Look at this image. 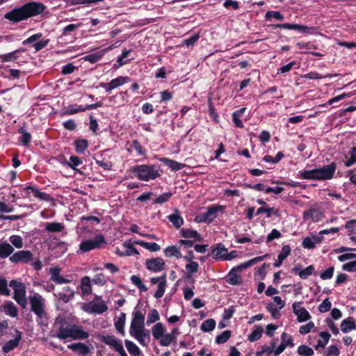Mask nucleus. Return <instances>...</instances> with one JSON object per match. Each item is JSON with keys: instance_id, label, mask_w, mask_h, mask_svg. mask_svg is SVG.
<instances>
[{"instance_id": "1", "label": "nucleus", "mask_w": 356, "mask_h": 356, "mask_svg": "<svg viewBox=\"0 0 356 356\" xmlns=\"http://www.w3.org/2000/svg\"><path fill=\"white\" fill-rule=\"evenodd\" d=\"M46 8L47 6L41 2L31 1L6 13L4 18L16 23L42 14Z\"/></svg>"}, {"instance_id": "2", "label": "nucleus", "mask_w": 356, "mask_h": 356, "mask_svg": "<svg viewBox=\"0 0 356 356\" xmlns=\"http://www.w3.org/2000/svg\"><path fill=\"white\" fill-rule=\"evenodd\" d=\"M337 169L334 162L322 168H315L310 170H301L298 172V176L300 179L309 180H329L333 178Z\"/></svg>"}, {"instance_id": "3", "label": "nucleus", "mask_w": 356, "mask_h": 356, "mask_svg": "<svg viewBox=\"0 0 356 356\" xmlns=\"http://www.w3.org/2000/svg\"><path fill=\"white\" fill-rule=\"evenodd\" d=\"M31 311L37 316V321L40 325H47V313L45 311V300L38 293H33L29 297Z\"/></svg>"}, {"instance_id": "4", "label": "nucleus", "mask_w": 356, "mask_h": 356, "mask_svg": "<svg viewBox=\"0 0 356 356\" xmlns=\"http://www.w3.org/2000/svg\"><path fill=\"white\" fill-rule=\"evenodd\" d=\"M268 257V254H266L262 256H259L254 257L249 261H247L244 263L241 264L238 266H234L232 268V270L229 272L226 277V282L233 286L239 285L241 283V276L237 273L238 271H241L243 269H246L258 262H260L264 260L266 258Z\"/></svg>"}, {"instance_id": "5", "label": "nucleus", "mask_w": 356, "mask_h": 356, "mask_svg": "<svg viewBox=\"0 0 356 356\" xmlns=\"http://www.w3.org/2000/svg\"><path fill=\"white\" fill-rule=\"evenodd\" d=\"M177 327H174L170 332H166V329L161 323H156L152 328V334L153 337L159 341L162 346H168L176 338Z\"/></svg>"}, {"instance_id": "6", "label": "nucleus", "mask_w": 356, "mask_h": 356, "mask_svg": "<svg viewBox=\"0 0 356 356\" xmlns=\"http://www.w3.org/2000/svg\"><path fill=\"white\" fill-rule=\"evenodd\" d=\"M133 172L139 180L145 181L154 180L161 175L159 168L152 165H137Z\"/></svg>"}, {"instance_id": "7", "label": "nucleus", "mask_w": 356, "mask_h": 356, "mask_svg": "<svg viewBox=\"0 0 356 356\" xmlns=\"http://www.w3.org/2000/svg\"><path fill=\"white\" fill-rule=\"evenodd\" d=\"M107 244L105 237L102 234H97L93 238L83 240L79 244V250L82 253L90 252L95 249H102Z\"/></svg>"}, {"instance_id": "8", "label": "nucleus", "mask_w": 356, "mask_h": 356, "mask_svg": "<svg viewBox=\"0 0 356 356\" xmlns=\"http://www.w3.org/2000/svg\"><path fill=\"white\" fill-rule=\"evenodd\" d=\"M9 286L14 291L13 298L22 308H25L27 305V298L26 294V287L24 284L17 280H11Z\"/></svg>"}, {"instance_id": "9", "label": "nucleus", "mask_w": 356, "mask_h": 356, "mask_svg": "<svg viewBox=\"0 0 356 356\" xmlns=\"http://www.w3.org/2000/svg\"><path fill=\"white\" fill-rule=\"evenodd\" d=\"M7 334L12 339L2 346L1 350L4 353H8L18 347L22 338V332L14 327H10Z\"/></svg>"}, {"instance_id": "10", "label": "nucleus", "mask_w": 356, "mask_h": 356, "mask_svg": "<svg viewBox=\"0 0 356 356\" xmlns=\"http://www.w3.org/2000/svg\"><path fill=\"white\" fill-rule=\"evenodd\" d=\"M225 207L218 204H213L207 208L205 212H202L195 217V220L197 222H204L207 224L211 223L217 217L218 211H222Z\"/></svg>"}, {"instance_id": "11", "label": "nucleus", "mask_w": 356, "mask_h": 356, "mask_svg": "<svg viewBox=\"0 0 356 356\" xmlns=\"http://www.w3.org/2000/svg\"><path fill=\"white\" fill-rule=\"evenodd\" d=\"M145 314L140 310H135L133 312V318L130 325L129 333L132 337L145 331Z\"/></svg>"}, {"instance_id": "12", "label": "nucleus", "mask_w": 356, "mask_h": 356, "mask_svg": "<svg viewBox=\"0 0 356 356\" xmlns=\"http://www.w3.org/2000/svg\"><path fill=\"white\" fill-rule=\"evenodd\" d=\"M181 235L186 239L179 240V246L185 248H192L194 245V242L202 240L200 234L193 229H182L181 230Z\"/></svg>"}, {"instance_id": "13", "label": "nucleus", "mask_w": 356, "mask_h": 356, "mask_svg": "<svg viewBox=\"0 0 356 356\" xmlns=\"http://www.w3.org/2000/svg\"><path fill=\"white\" fill-rule=\"evenodd\" d=\"M42 34L41 33L33 34L29 37L27 39L24 40L22 42V44L24 45L32 44V46L34 48L35 51H39L45 48L49 42V39H42L38 40L42 38Z\"/></svg>"}, {"instance_id": "14", "label": "nucleus", "mask_w": 356, "mask_h": 356, "mask_svg": "<svg viewBox=\"0 0 356 356\" xmlns=\"http://www.w3.org/2000/svg\"><path fill=\"white\" fill-rule=\"evenodd\" d=\"M33 259V253L29 250H19L13 253L9 260L13 264L24 263L28 264Z\"/></svg>"}, {"instance_id": "15", "label": "nucleus", "mask_w": 356, "mask_h": 356, "mask_svg": "<svg viewBox=\"0 0 356 356\" xmlns=\"http://www.w3.org/2000/svg\"><path fill=\"white\" fill-rule=\"evenodd\" d=\"M302 302H296L292 305L293 314L297 316V321L302 323L309 321L312 316L309 312L301 306Z\"/></svg>"}, {"instance_id": "16", "label": "nucleus", "mask_w": 356, "mask_h": 356, "mask_svg": "<svg viewBox=\"0 0 356 356\" xmlns=\"http://www.w3.org/2000/svg\"><path fill=\"white\" fill-rule=\"evenodd\" d=\"M324 218V213L319 209L312 208L305 211L302 214L304 220H310L313 222H318Z\"/></svg>"}, {"instance_id": "17", "label": "nucleus", "mask_w": 356, "mask_h": 356, "mask_svg": "<svg viewBox=\"0 0 356 356\" xmlns=\"http://www.w3.org/2000/svg\"><path fill=\"white\" fill-rule=\"evenodd\" d=\"M146 268L154 273L161 272L164 269L165 262L160 257L154 258L147 260L145 262Z\"/></svg>"}, {"instance_id": "18", "label": "nucleus", "mask_w": 356, "mask_h": 356, "mask_svg": "<svg viewBox=\"0 0 356 356\" xmlns=\"http://www.w3.org/2000/svg\"><path fill=\"white\" fill-rule=\"evenodd\" d=\"M292 272L298 275L302 280H306L314 273V266L310 265L305 269H302V266L298 264L293 268Z\"/></svg>"}, {"instance_id": "19", "label": "nucleus", "mask_w": 356, "mask_h": 356, "mask_svg": "<svg viewBox=\"0 0 356 356\" xmlns=\"http://www.w3.org/2000/svg\"><path fill=\"white\" fill-rule=\"evenodd\" d=\"M24 193L27 194L32 193L35 197L44 200V201H49L51 197L49 194L41 192L38 188L34 187L33 186H28L24 188Z\"/></svg>"}, {"instance_id": "20", "label": "nucleus", "mask_w": 356, "mask_h": 356, "mask_svg": "<svg viewBox=\"0 0 356 356\" xmlns=\"http://www.w3.org/2000/svg\"><path fill=\"white\" fill-rule=\"evenodd\" d=\"M227 249L225 246L219 243L213 247L212 249V257L215 260L225 261L224 258L226 257Z\"/></svg>"}, {"instance_id": "21", "label": "nucleus", "mask_w": 356, "mask_h": 356, "mask_svg": "<svg viewBox=\"0 0 356 356\" xmlns=\"http://www.w3.org/2000/svg\"><path fill=\"white\" fill-rule=\"evenodd\" d=\"M108 309L104 301L101 300L99 302H92L89 305L86 311L89 313L103 314Z\"/></svg>"}, {"instance_id": "22", "label": "nucleus", "mask_w": 356, "mask_h": 356, "mask_svg": "<svg viewBox=\"0 0 356 356\" xmlns=\"http://www.w3.org/2000/svg\"><path fill=\"white\" fill-rule=\"evenodd\" d=\"M56 297H58L63 302L67 303L73 299L74 296V291L69 286L63 288V291L54 293Z\"/></svg>"}, {"instance_id": "23", "label": "nucleus", "mask_w": 356, "mask_h": 356, "mask_svg": "<svg viewBox=\"0 0 356 356\" xmlns=\"http://www.w3.org/2000/svg\"><path fill=\"white\" fill-rule=\"evenodd\" d=\"M60 269L59 268H51L49 270L51 280L56 284H62L71 282L70 280L64 278L60 275Z\"/></svg>"}, {"instance_id": "24", "label": "nucleus", "mask_w": 356, "mask_h": 356, "mask_svg": "<svg viewBox=\"0 0 356 356\" xmlns=\"http://www.w3.org/2000/svg\"><path fill=\"white\" fill-rule=\"evenodd\" d=\"M70 332V338L73 339H86L89 337V334L84 331L81 327L74 325H72Z\"/></svg>"}, {"instance_id": "25", "label": "nucleus", "mask_w": 356, "mask_h": 356, "mask_svg": "<svg viewBox=\"0 0 356 356\" xmlns=\"http://www.w3.org/2000/svg\"><path fill=\"white\" fill-rule=\"evenodd\" d=\"M25 49L23 48L18 49L12 52L0 55V61L1 63L13 62L19 58L20 52H24Z\"/></svg>"}, {"instance_id": "26", "label": "nucleus", "mask_w": 356, "mask_h": 356, "mask_svg": "<svg viewBox=\"0 0 356 356\" xmlns=\"http://www.w3.org/2000/svg\"><path fill=\"white\" fill-rule=\"evenodd\" d=\"M340 326L343 333H348L352 330H356V322L354 321L353 318L348 317L341 321Z\"/></svg>"}, {"instance_id": "27", "label": "nucleus", "mask_w": 356, "mask_h": 356, "mask_svg": "<svg viewBox=\"0 0 356 356\" xmlns=\"http://www.w3.org/2000/svg\"><path fill=\"white\" fill-rule=\"evenodd\" d=\"M65 229V225L62 222H46L44 230L51 233L61 232Z\"/></svg>"}, {"instance_id": "28", "label": "nucleus", "mask_w": 356, "mask_h": 356, "mask_svg": "<svg viewBox=\"0 0 356 356\" xmlns=\"http://www.w3.org/2000/svg\"><path fill=\"white\" fill-rule=\"evenodd\" d=\"M80 288L83 296H88L92 293L91 280L88 276L82 277Z\"/></svg>"}, {"instance_id": "29", "label": "nucleus", "mask_w": 356, "mask_h": 356, "mask_svg": "<svg viewBox=\"0 0 356 356\" xmlns=\"http://www.w3.org/2000/svg\"><path fill=\"white\" fill-rule=\"evenodd\" d=\"M14 252L13 247L6 242L0 243V258L6 259L10 257Z\"/></svg>"}, {"instance_id": "30", "label": "nucleus", "mask_w": 356, "mask_h": 356, "mask_svg": "<svg viewBox=\"0 0 356 356\" xmlns=\"http://www.w3.org/2000/svg\"><path fill=\"white\" fill-rule=\"evenodd\" d=\"M72 325H68L65 323H63L58 332L56 334V337L60 339H66L70 338L71 337V327Z\"/></svg>"}, {"instance_id": "31", "label": "nucleus", "mask_w": 356, "mask_h": 356, "mask_svg": "<svg viewBox=\"0 0 356 356\" xmlns=\"http://www.w3.org/2000/svg\"><path fill=\"white\" fill-rule=\"evenodd\" d=\"M67 348L82 355H86L89 353L88 346L83 343H72L68 345Z\"/></svg>"}, {"instance_id": "32", "label": "nucleus", "mask_w": 356, "mask_h": 356, "mask_svg": "<svg viewBox=\"0 0 356 356\" xmlns=\"http://www.w3.org/2000/svg\"><path fill=\"white\" fill-rule=\"evenodd\" d=\"M263 332L264 327L262 325H256L255 327L250 332V334L248 335V340L251 342L258 341L261 337Z\"/></svg>"}, {"instance_id": "33", "label": "nucleus", "mask_w": 356, "mask_h": 356, "mask_svg": "<svg viewBox=\"0 0 356 356\" xmlns=\"http://www.w3.org/2000/svg\"><path fill=\"white\" fill-rule=\"evenodd\" d=\"M18 132L21 134L19 138L20 143L25 147H28L31 143V135L24 127H20Z\"/></svg>"}, {"instance_id": "34", "label": "nucleus", "mask_w": 356, "mask_h": 356, "mask_svg": "<svg viewBox=\"0 0 356 356\" xmlns=\"http://www.w3.org/2000/svg\"><path fill=\"white\" fill-rule=\"evenodd\" d=\"M126 320V314L124 313H121L118 320L115 322V327L116 330L122 336H124V324Z\"/></svg>"}, {"instance_id": "35", "label": "nucleus", "mask_w": 356, "mask_h": 356, "mask_svg": "<svg viewBox=\"0 0 356 356\" xmlns=\"http://www.w3.org/2000/svg\"><path fill=\"white\" fill-rule=\"evenodd\" d=\"M199 38V34H193L187 38L184 39L181 44H179V47H186L187 48H191L194 46Z\"/></svg>"}, {"instance_id": "36", "label": "nucleus", "mask_w": 356, "mask_h": 356, "mask_svg": "<svg viewBox=\"0 0 356 356\" xmlns=\"http://www.w3.org/2000/svg\"><path fill=\"white\" fill-rule=\"evenodd\" d=\"M3 312L6 314L12 317H16L18 314V309L12 302H6L3 305Z\"/></svg>"}, {"instance_id": "37", "label": "nucleus", "mask_w": 356, "mask_h": 356, "mask_svg": "<svg viewBox=\"0 0 356 356\" xmlns=\"http://www.w3.org/2000/svg\"><path fill=\"white\" fill-rule=\"evenodd\" d=\"M346 161H344V164L346 167H350L356 163V147H352L348 152L346 156Z\"/></svg>"}, {"instance_id": "38", "label": "nucleus", "mask_w": 356, "mask_h": 356, "mask_svg": "<svg viewBox=\"0 0 356 356\" xmlns=\"http://www.w3.org/2000/svg\"><path fill=\"white\" fill-rule=\"evenodd\" d=\"M124 343L128 352L131 356H140V350L134 342L127 339L124 341Z\"/></svg>"}, {"instance_id": "39", "label": "nucleus", "mask_w": 356, "mask_h": 356, "mask_svg": "<svg viewBox=\"0 0 356 356\" xmlns=\"http://www.w3.org/2000/svg\"><path fill=\"white\" fill-rule=\"evenodd\" d=\"M216 325V321L213 318H209L202 323L200 330L204 332H209L214 330Z\"/></svg>"}, {"instance_id": "40", "label": "nucleus", "mask_w": 356, "mask_h": 356, "mask_svg": "<svg viewBox=\"0 0 356 356\" xmlns=\"http://www.w3.org/2000/svg\"><path fill=\"white\" fill-rule=\"evenodd\" d=\"M185 275L186 277H190L193 273H197L199 269V264L195 261L188 262L185 266Z\"/></svg>"}, {"instance_id": "41", "label": "nucleus", "mask_w": 356, "mask_h": 356, "mask_svg": "<svg viewBox=\"0 0 356 356\" xmlns=\"http://www.w3.org/2000/svg\"><path fill=\"white\" fill-rule=\"evenodd\" d=\"M131 79L129 76H120L115 79H112L110 83H111L113 89H115L125 83H129Z\"/></svg>"}, {"instance_id": "42", "label": "nucleus", "mask_w": 356, "mask_h": 356, "mask_svg": "<svg viewBox=\"0 0 356 356\" xmlns=\"http://www.w3.org/2000/svg\"><path fill=\"white\" fill-rule=\"evenodd\" d=\"M123 246L127 249L125 251L126 256H132L139 254L138 251L134 247V244L131 240L125 241L123 243Z\"/></svg>"}, {"instance_id": "43", "label": "nucleus", "mask_w": 356, "mask_h": 356, "mask_svg": "<svg viewBox=\"0 0 356 356\" xmlns=\"http://www.w3.org/2000/svg\"><path fill=\"white\" fill-rule=\"evenodd\" d=\"M294 30L305 34H314L316 31V28L314 26H307L305 25L296 24Z\"/></svg>"}, {"instance_id": "44", "label": "nucleus", "mask_w": 356, "mask_h": 356, "mask_svg": "<svg viewBox=\"0 0 356 356\" xmlns=\"http://www.w3.org/2000/svg\"><path fill=\"white\" fill-rule=\"evenodd\" d=\"M266 213L267 218L271 217L273 215H275L276 216H279V212L277 210L275 209L274 208L270 207H260L256 211V216H258L261 213Z\"/></svg>"}, {"instance_id": "45", "label": "nucleus", "mask_w": 356, "mask_h": 356, "mask_svg": "<svg viewBox=\"0 0 356 356\" xmlns=\"http://www.w3.org/2000/svg\"><path fill=\"white\" fill-rule=\"evenodd\" d=\"M134 243L140 245L142 247L151 252H157L161 249L160 245L156 243H148L145 241H136Z\"/></svg>"}, {"instance_id": "46", "label": "nucleus", "mask_w": 356, "mask_h": 356, "mask_svg": "<svg viewBox=\"0 0 356 356\" xmlns=\"http://www.w3.org/2000/svg\"><path fill=\"white\" fill-rule=\"evenodd\" d=\"M75 150L77 153H83L88 146V142L86 139H79L74 142Z\"/></svg>"}, {"instance_id": "47", "label": "nucleus", "mask_w": 356, "mask_h": 356, "mask_svg": "<svg viewBox=\"0 0 356 356\" xmlns=\"http://www.w3.org/2000/svg\"><path fill=\"white\" fill-rule=\"evenodd\" d=\"M83 160L77 156H71L70 157V161L65 163V165L73 170L76 169V167L81 165Z\"/></svg>"}, {"instance_id": "48", "label": "nucleus", "mask_w": 356, "mask_h": 356, "mask_svg": "<svg viewBox=\"0 0 356 356\" xmlns=\"http://www.w3.org/2000/svg\"><path fill=\"white\" fill-rule=\"evenodd\" d=\"M132 337H134L140 343V344L143 346H147L149 342V337L147 330L144 331V332H140Z\"/></svg>"}, {"instance_id": "49", "label": "nucleus", "mask_w": 356, "mask_h": 356, "mask_svg": "<svg viewBox=\"0 0 356 356\" xmlns=\"http://www.w3.org/2000/svg\"><path fill=\"white\" fill-rule=\"evenodd\" d=\"M83 111V106L78 104H71L65 108V113L67 115H73Z\"/></svg>"}, {"instance_id": "50", "label": "nucleus", "mask_w": 356, "mask_h": 356, "mask_svg": "<svg viewBox=\"0 0 356 356\" xmlns=\"http://www.w3.org/2000/svg\"><path fill=\"white\" fill-rule=\"evenodd\" d=\"M319 336L321 339L318 341L316 348H325L330 340V334L327 332H321Z\"/></svg>"}, {"instance_id": "51", "label": "nucleus", "mask_w": 356, "mask_h": 356, "mask_svg": "<svg viewBox=\"0 0 356 356\" xmlns=\"http://www.w3.org/2000/svg\"><path fill=\"white\" fill-rule=\"evenodd\" d=\"M266 309L268 312L270 313L272 317L274 318V319H278L280 318V310L281 309H279V307H277L275 305V303H269L267 306H266Z\"/></svg>"}, {"instance_id": "52", "label": "nucleus", "mask_w": 356, "mask_h": 356, "mask_svg": "<svg viewBox=\"0 0 356 356\" xmlns=\"http://www.w3.org/2000/svg\"><path fill=\"white\" fill-rule=\"evenodd\" d=\"M9 241L14 247L17 249H20L24 246L23 239L19 235L10 236L9 237Z\"/></svg>"}, {"instance_id": "53", "label": "nucleus", "mask_w": 356, "mask_h": 356, "mask_svg": "<svg viewBox=\"0 0 356 356\" xmlns=\"http://www.w3.org/2000/svg\"><path fill=\"white\" fill-rule=\"evenodd\" d=\"M230 337L231 332L229 330H225L216 337V343L218 344L225 343L229 340Z\"/></svg>"}, {"instance_id": "54", "label": "nucleus", "mask_w": 356, "mask_h": 356, "mask_svg": "<svg viewBox=\"0 0 356 356\" xmlns=\"http://www.w3.org/2000/svg\"><path fill=\"white\" fill-rule=\"evenodd\" d=\"M297 353L300 355L304 356H312L314 354L313 349L306 345L300 346L298 348Z\"/></svg>"}, {"instance_id": "55", "label": "nucleus", "mask_w": 356, "mask_h": 356, "mask_svg": "<svg viewBox=\"0 0 356 356\" xmlns=\"http://www.w3.org/2000/svg\"><path fill=\"white\" fill-rule=\"evenodd\" d=\"M159 320V314L157 310L152 309L148 314L147 318V325H149Z\"/></svg>"}, {"instance_id": "56", "label": "nucleus", "mask_w": 356, "mask_h": 356, "mask_svg": "<svg viewBox=\"0 0 356 356\" xmlns=\"http://www.w3.org/2000/svg\"><path fill=\"white\" fill-rule=\"evenodd\" d=\"M272 18H275L277 20L282 21L284 19V16L279 11L270 10V11L266 12V13L265 15V19L268 21H270V20H271Z\"/></svg>"}, {"instance_id": "57", "label": "nucleus", "mask_w": 356, "mask_h": 356, "mask_svg": "<svg viewBox=\"0 0 356 356\" xmlns=\"http://www.w3.org/2000/svg\"><path fill=\"white\" fill-rule=\"evenodd\" d=\"M98 339L102 343L111 346L112 344L116 341L117 338L113 335H99Z\"/></svg>"}, {"instance_id": "58", "label": "nucleus", "mask_w": 356, "mask_h": 356, "mask_svg": "<svg viewBox=\"0 0 356 356\" xmlns=\"http://www.w3.org/2000/svg\"><path fill=\"white\" fill-rule=\"evenodd\" d=\"M315 327L312 321H309L307 324L302 325L299 328V332L301 334H307L309 333Z\"/></svg>"}, {"instance_id": "59", "label": "nucleus", "mask_w": 356, "mask_h": 356, "mask_svg": "<svg viewBox=\"0 0 356 356\" xmlns=\"http://www.w3.org/2000/svg\"><path fill=\"white\" fill-rule=\"evenodd\" d=\"M281 340H282V342L284 344H285V346L286 347L287 346L293 347L294 346L293 339L292 337L286 332H283L281 334Z\"/></svg>"}, {"instance_id": "60", "label": "nucleus", "mask_w": 356, "mask_h": 356, "mask_svg": "<svg viewBox=\"0 0 356 356\" xmlns=\"http://www.w3.org/2000/svg\"><path fill=\"white\" fill-rule=\"evenodd\" d=\"M332 304L328 298H325L318 306V310L321 313H325L330 310Z\"/></svg>"}, {"instance_id": "61", "label": "nucleus", "mask_w": 356, "mask_h": 356, "mask_svg": "<svg viewBox=\"0 0 356 356\" xmlns=\"http://www.w3.org/2000/svg\"><path fill=\"white\" fill-rule=\"evenodd\" d=\"M102 57V54L95 53L86 56L83 59L91 63H95L99 61Z\"/></svg>"}, {"instance_id": "62", "label": "nucleus", "mask_w": 356, "mask_h": 356, "mask_svg": "<svg viewBox=\"0 0 356 356\" xmlns=\"http://www.w3.org/2000/svg\"><path fill=\"white\" fill-rule=\"evenodd\" d=\"M282 236V234L280 231L276 229H273L270 233H269L266 236V243H269L274 239L280 238Z\"/></svg>"}, {"instance_id": "63", "label": "nucleus", "mask_w": 356, "mask_h": 356, "mask_svg": "<svg viewBox=\"0 0 356 356\" xmlns=\"http://www.w3.org/2000/svg\"><path fill=\"white\" fill-rule=\"evenodd\" d=\"M291 248L289 245H284L281 249L280 252L278 256L280 258L283 260L286 259L291 254Z\"/></svg>"}, {"instance_id": "64", "label": "nucleus", "mask_w": 356, "mask_h": 356, "mask_svg": "<svg viewBox=\"0 0 356 356\" xmlns=\"http://www.w3.org/2000/svg\"><path fill=\"white\" fill-rule=\"evenodd\" d=\"M334 271V268L331 266L320 274V277L323 280H330L332 277Z\"/></svg>"}]
</instances>
